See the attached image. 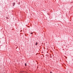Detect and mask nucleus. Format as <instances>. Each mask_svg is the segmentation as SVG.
Here are the masks:
<instances>
[{
  "label": "nucleus",
  "mask_w": 73,
  "mask_h": 73,
  "mask_svg": "<svg viewBox=\"0 0 73 73\" xmlns=\"http://www.w3.org/2000/svg\"><path fill=\"white\" fill-rule=\"evenodd\" d=\"M38 44V43H37V42H36V43H35L36 45H37Z\"/></svg>",
  "instance_id": "nucleus-1"
},
{
  "label": "nucleus",
  "mask_w": 73,
  "mask_h": 73,
  "mask_svg": "<svg viewBox=\"0 0 73 73\" xmlns=\"http://www.w3.org/2000/svg\"><path fill=\"white\" fill-rule=\"evenodd\" d=\"M15 5V3H13V6H14Z\"/></svg>",
  "instance_id": "nucleus-2"
},
{
  "label": "nucleus",
  "mask_w": 73,
  "mask_h": 73,
  "mask_svg": "<svg viewBox=\"0 0 73 73\" xmlns=\"http://www.w3.org/2000/svg\"><path fill=\"white\" fill-rule=\"evenodd\" d=\"M25 66H27V64L26 63L25 64Z\"/></svg>",
  "instance_id": "nucleus-3"
},
{
  "label": "nucleus",
  "mask_w": 73,
  "mask_h": 73,
  "mask_svg": "<svg viewBox=\"0 0 73 73\" xmlns=\"http://www.w3.org/2000/svg\"><path fill=\"white\" fill-rule=\"evenodd\" d=\"M31 34H32V33H31Z\"/></svg>",
  "instance_id": "nucleus-4"
},
{
  "label": "nucleus",
  "mask_w": 73,
  "mask_h": 73,
  "mask_svg": "<svg viewBox=\"0 0 73 73\" xmlns=\"http://www.w3.org/2000/svg\"><path fill=\"white\" fill-rule=\"evenodd\" d=\"M50 73H52V72H50Z\"/></svg>",
  "instance_id": "nucleus-5"
}]
</instances>
